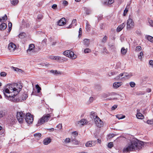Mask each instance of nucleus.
I'll use <instances>...</instances> for the list:
<instances>
[{"instance_id":"41","label":"nucleus","mask_w":153,"mask_h":153,"mask_svg":"<svg viewBox=\"0 0 153 153\" xmlns=\"http://www.w3.org/2000/svg\"><path fill=\"white\" fill-rule=\"evenodd\" d=\"M85 11L86 13L87 14H90V13L91 12V10L89 9L88 8H85Z\"/></svg>"},{"instance_id":"8","label":"nucleus","mask_w":153,"mask_h":153,"mask_svg":"<svg viewBox=\"0 0 153 153\" xmlns=\"http://www.w3.org/2000/svg\"><path fill=\"white\" fill-rule=\"evenodd\" d=\"M94 120L96 126L99 128H101L103 126V122L98 117L96 116Z\"/></svg>"},{"instance_id":"55","label":"nucleus","mask_w":153,"mask_h":153,"mask_svg":"<svg viewBox=\"0 0 153 153\" xmlns=\"http://www.w3.org/2000/svg\"><path fill=\"white\" fill-rule=\"evenodd\" d=\"M94 100V98L93 97H90L89 100V103L92 102Z\"/></svg>"},{"instance_id":"46","label":"nucleus","mask_w":153,"mask_h":153,"mask_svg":"<svg viewBox=\"0 0 153 153\" xmlns=\"http://www.w3.org/2000/svg\"><path fill=\"white\" fill-rule=\"evenodd\" d=\"M149 22L150 26L153 27V21L151 20H149Z\"/></svg>"},{"instance_id":"28","label":"nucleus","mask_w":153,"mask_h":153,"mask_svg":"<svg viewBox=\"0 0 153 153\" xmlns=\"http://www.w3.org/2000/svg\"><path fill=\"white\" fill-rule=\"evenodd\" d=\"M86 29L87 31H89L91 28V26L88 23V22L87 21H86Z\"/></svg>"},{"instance_id":"49","label":"nucleus","mask_w":153,"mask_h":153,"mask_svg":"<svg viewBox=\"0 0 153 153\" xmlns=\"http://www.w3.org/2000/svg\"><path fill=\"white\" fill-rule=\"evenodd\" d=\"M62 4L65 6H66L68 5V3L66 1L64 0L62 1Z\"/></svg>"},{"instance_id":"12","label":"nucleus","mask_w":153,"mask_h":153,"mask_svg":"<svg viewBox=\"0 0 153 153\" xmlns=\"http://www.w3.org/2000/svg\"><path fill=\"white\" fill-rule=\"evenodd\" d=\"M96 141H89L87 142L85 144V146L87 147H91L94 146L96 145Z\"/></svg>"},{"instance_id":"1","label":"nucleus","mask_w":153,"mask_h":153,"mask_svg":"<svg viewBox=\"0 0 153 153\" xmlns=\"http://www.w3.org/2000/svg\"><path fill=\"white\" fill-rule=\"evenodd\" d=\"M22 86L21 83H13L7 85L3 88V93L5 97L8 100L13 102H22L25 100L28 97L26 92L21 94L18 99L15 98L22 89Z\"/></svg>"},{"instance_id":"39","label":"nucleus","mask_w":153,"mask_h":153,"mask_svg":"<svg viewBox=\"0 0 153 153\" xmlns=\"http://www.w3.org/2000/svg\"><path fill=\"white\" fill-rule=\"evenodd\" d=\"M146 123L152 125L153 124V120H148L146 121Z\"/></svg>"},{"instance_id":"35","label":"nucleus","mask_w":153,"mask_h":153,"mask_svg":"<svg viewBox=\"0 0 153 153\" xmlns=\"http://www.w3.org/2000/svg\"><path fill=\"white\" fill-rule=\"evenodd\" d=\"M129 84L130 86L132 88L134 87L136 85L135 83L134 82H130L129 83Z\"/></svg>"},{"instance_id":"63","label":"nucleus","mask_w":153,"mask_h":153,"mask_svg":"<svg viewBox=\"0 0 153 153\" xmlns=\"http://www.w3.org/2000/svg\"><path fill=\"white\" fill-rule=\"evenodd\" d=\"M97 141L98 143H100L101 142V140L99 139H97Z\"/></svg>"},{"instance_id":"60","label":"nucleus","mask_w":153,"mask_h":153,"mask_svg":"<svg viewBox=\"0 0 153 153\" xmlns=\"http://www.w3.org/2000/svg\"><path fill=\"white\" fill-rule=\"evenodd\" d=\"M73 143H74L75 144L77 145L78 144V142L77 141L75 140H73L72 141Z\"/></svg>"},{"instance_id":"17","label":"nucleus","mask_w":153,"mask_h":153,"mask_svg":"<svg viewBox=\"0 0 153 153\" xmlns=\"http://www.w3.org/2000/svg\"><path fill=\"white\" fill-rule=\"evenodd\" d=\"M139 111L138 110H137V113L136 117L138 119H143L144 118V117L141 113L139 112Z\"/></svg>"},{"instance_id":"50","label":"nucleus","mask_w":153,"mask_h":153,"mask_svg":"<svg viewBox=\"0 0 153 153\" xmlns=\"http://www.w3.org/2000/svg\"><path fill=\"white\" fill-rule=\"evenodd\" d=\"M14 70L16 71H19V72H21L22 70L21 69H19L18 68L13 67Z\"/></svg>"},{"instance_id":"34","label":"nucleus","mask_w":153,"mask_h":153,"mask_svg":"<svg viewBox=\"0 0 153 153\" xmlns=\"http://www.w3.org/2000/svg\"><path fill=\"white\" fill-rule=\"evenodd\" d=\"M108 39V37L106 36H105L102 39V43H105L106 42Z\"/></svg>"},{"instance_id":"45","label":"nucleus","mask_w":153,"mask_h":153,"mask_svg":"<svg viewBox=\"0 0 153 153\" xmlns=\"http://www.w3.org/2000/svg\"><path fill=\"white\" fill-rule=\"evenodd\" d=\"M56 127L58 128L59 130H61L62 128V125L61 124H59Z\"/></svg>"},{"instance_id":"29","label":"nucleus","mask_w":153,"mask_h":153,"mask_svg":"<svg viewBox=\"0 0 153 153\" xmlns=\"http://www.w3.org/2000/svg\"><path fill=\"white\" fill-rule=\"evenodd\" d=\"M110 95L109 93H104L102 94L101 95L102 97L104 98H107Z\"/></svg>"},{"instance_id":"9","label":"nucleus","mask_w":153,"mask_h":153,"mask_svg":"<svg viewBox=\"0 0 153 153\" xmlns=\"http://www.w3.org/2000/svg\"><path fill=\"white\" fill-rule=\"evenodd\" d=\"M134 26V23L130 16H129L127 23V28L128 30H130L133 28Z\"/></svg>"},{"instance_id":"61","label":"nucleus","mask_w":153,"mask_h":153,"mask_svg":"<svg viewBox=\"0 0 153 153\" xmlns=\"http://www.w3.org/2000/svg\"><path fill=\"white\" fill-rule=\"evenodd\" d=\"M104 24H101L100 25V28L101 29H102L103 28Z\"/></svg>"},{"instance_id":"58","label":"nucleus","mask_w":153,"mask_h":153,"mask_svg":"<svg viewBox=\"0 0 153 153\" xmlns=\"http://www.w3.org/2000/svg\"><path fill=\"white\" fill-rule=\"evenodd\" d=\"M57 7V5L53 4L52 6V8L53 9H56Z\"/></svg>"},{"instance_id":"3","label":"nucleus","mask_w":153,"mask_h":153,"mask_svg":"<svg viewBox=\"0 0 153 153\" xmlns=\"http://www.w3.org/2000/svg\"><path fill=\"white\" fill-rule=\"evenodd\" d=\"M51 117V115L50 114H44L39 119L36 125L39 126L48 122L50 120Z\"/></svg>"},{"instance_id":"42","label":"nucleus","mask_w":153,"mask_h":153,"mask_svg":"<svg viewBox=\"0 0 153 153\" xmlns=\"http://www.w3.org/2000/svg\"><path fill=\"white\" fill-rule=\"evenodd\" d=\"M12 27V24L10 22L8 24V27H9V30L8 31L10 32L11 29V27Z\"/></svg>"},{"instance_id":"47","label":"nucleus","mask_w":153,"mask_h":153,"mask_svg":"<svg viewBox=\"0 0 153 153\" xmlns=\"http://www.w3.org/2000/svg\"><path fill=\"white\" fill-rule=\"evenodd\" d=\"M128 9L127 8H126L124 11L123 15L124 16H125L126 15L128 12Z\"/></svg>"},{"instance_id":"54","label":"nucleus","mask_w":153,"mask_h":153,"mask_svg":"<svg viewBox=\"0 0 153 153\" xmlns=\"http://www.w3.org/2000/svg\"><path fill=\"white\" fill-rule=\"evenodd\" d=\"M0 75L1 76L4 77L6 76V74L5 72H3L1 73Z\"/></svg>"},{"instance_id":"43","label":"nucleus","mask_w":153,"mask_h":153,"mask_svg":"<svg viewBox=\"0 0 153 153\" xmlns=\"http://www.w3.org/2000/svg\"><path fill=\"white\" fill-rule=\"evenodd\" d=\"M51 72L55 74H57L59 73V71H57V70H51Z\"/></svg>"},{"instance_id":"38","label":"nucleus","mask_w":153,"mask_h":153,"mask_svg":"<svg viewBox=\"0 0 153 153\" xmlns=\"http://www.w3.org/2000/svg\"><path fill=\"white\" fill-rule=\"evenodd\" d=\"M64 142L65 143H68L70 142V139L69 138H66L64 140Z\"/></svg>"},{"instance_id":"14","label":"nucleus","mask_w":153,"mask_h":153,"mask_svg":"<svg viewBox=\"0 0 153 153\" xmlns=\"http://www.w3.org/2000/svg\"><path fill=\"white\" fill-rule=\"evenodd\" d=\"M126 24L124 23H123L122 24L118 26L117 29V31L118 32L121 31L125 27Z\"/></svg>"},{"instance_id":"51","label":"nucleus","mask_w":153,"mask_h":153,"mask_svg":"<svg viewBox=\"0 0 153 153\" xmlns=\"http://www.w3.org/2000/svg\"><path fill=\"white\" fill-rule=\"evenodd\" d=\"M117 99V98L115 97H110L109 98H107L106 99L107 100H116Z\"/></svg>"},{"instance_id":"27","label":"nucleus","mask_w":153,"mask_h":153,"mask_svg":"<svg viewBox=\"0 0 153 153\" xmlns=\"http://www.w3.org/2000/svg\"><path fill=\"white\" fill-rule=\"evenodd\" d=\"M7 19V16L5 15L3 17L0 18V22H4L6 21Z\"/></svg>"},{"instance_id":"36","label":"nucleus","mask_w":153,"mask_h":153,"mask_svg":"<svg viewBox=\"0 0 153 153\" xmlns=\"http://www.w3.org/2000/svg\"><path fill=\"white\" fill-rule=\"evenodd\" d=\"M91 50L89 48H87L85 49L84 50V52L85 53H88L91 52Z\"/></svg>"},{"instance_id":"24","label":"nucleus","mask_w":153,"mask_h":153,"mask_svg":"<svg viewBox=\"0 0 153 153\" xmlns=\"http://www.w3.org/2000/svg\"><path fill=\"white\" fill-rule=\"evenodd\" d=\"M26 36V34L24 32L21 33L19 35V37L22 39L24 38Z\"/></svg>"},{"instance_id":"2","label":"nucleus","mask_w":153,"mask_h":153,"mask_svg":"<svg viewBox=\"0 0 153 153\" xmlns=\"http://www.w3.org/2000/svg\"><path fill=\"white\" fill-rule=\"evenodd\" d=\"M144 144L143 142L135 139L132 141L123 149V151L128 152L131 151L138 150L142 148Z\"/></svg>"},{"instance_id":"11","label":"nucleus","mask_w":153,"mask_h":153,"mask_svg":"<svg viewBox=\"0 0 153 153\" xmlns=\"http://www.w3.org/2000/svg\"><path fill=\"white\" fill-rule=\"evenodd\" d=\"M35 46L33 44H31L29 45V48L27 50V53L31 54L33 53L34 51Z\"/></svg>"},{"instance_id":"15","label":"nucleus","mask_w":153,"mask_h":153,"mask_svg":"<svg viewBox=\"0 0 153 153\" xmlns=\"http://www.w3.org/2000/svg\"><path fill=\"white\" fill-rule=\"evenodd\" d=\"M66 23V19L65 18H62L58 22V25L59 26L64 25Z\"/></svg>"},{"instance_id":"33","label":"nucleus","mask_w":153,"mask_h":153,"mask_svg":"<svg viewBox=\"0 0 153 153\" xmlns=\"http://www.w3.org/2000/svg\"><path fill=\"white\" fill-rule=\"evenodd\" d=\"M147 38L149 41L151 42H153V37L150 36H148Z\"/></svg>"},{"instance_id":"31","label":"nucleus","mask_w":153,"mask_h":153,"mask_svg":"<svg viewBox=\"0 0 153 153\" xmlns=\"http://www.w3.org/2000/svg\"><path fill=\"white\" fill-rule=\"evenodd\" d=\"M36 88L37 90V92L39 93L40 92V91L41 90V88L40 87H39V85L37 84L36 85Z\"/></svg>"},{"instance_id":"53","label":"nucleus","mask_w":153,"mask_h":153,"mask_svg":"<svg viewBox=\"0 0 153 153\" xmlns=\"http://www.w3.org/2000/svg\"><path fill=\"white\" fill-rule=\"evenodd\" d=\"M141 49V47L140 46H138L136 47V50L137 51H139Z\"/></svg>"},{"instance_id":"30","label":"nucleus","mask_w":153,"mask_h":153,"mask_svg":"<svg viewBox=\"0 0 153 153\" xmlns=\"http://www.w3.org/2000/svg\"><path fill=\"white\" fill-rule=\"evenodd\" d=\"M121 53L123 55L125 54L127 52V50L124 47L122 48L121 49Z\"/></svg>"},{"instance_id":"64","label":"nucleus","mask_w":153,"mask_h":153,"mask_svg":"<svg viewBox=\"0 0 153 153\" xmlns=\"http://www.w3.org/2000/svg\"><path fill=\"white\" fill-rule=\"evenodd\" d=\"M151 90L149 88L147 89V91L148 92H150L151 91Z\"/></svg>"},{"instance_id":"32","label":"nucleus","mask_w":153,"mask_h":153,"mask_svg":"<svg viewBox=\"0 0 153 153\" xmlns=\"http://www.w3.org/2000/svg\"><path fill=\"white\" fill-rule=\"evenodd\" d=\"M116 116L119 119H122L125 117V116H123L122 115H117Z\"/></svg>"},{"instance_id":"19","label":"nucleus","mask_w":153,"mask_h":153,"mask_svg":"<svg viewBox=\"0 0 153 153\" xmlns=\"http://www.w3.org/2000/svg\"><path fill=\"white\" fill-rule=\"evenodd\" d=\"M7 27V25L3 23L0 25V30H5Z\"/></svg>"},{"instance_id":"57","label":"nucleus","mask_w":153,"mask_h":153,"mask_svg":"<svg viewBox=\"0 0 153 153\" xmlns=\"http://www.w3.org/2000/svg\"><path fill=\"white\" fill-rule=\"evenodd\" d=\"M82 33V29L81 28H80L79 29V37L81 35Z\"/></svg>"},{"instance_id":"23","label":"nucleus","mask_w":153,"mask_h":153,"mask_svg":"<svg viewBox=\"0 0 153 153\" xmlns=\"http://www.w3.org/2000/svg\"><path fill=\"white\" fill-rule=\"evenodd\" d=\"M76 19H74L73 20L71 24L69 26L67 27L68 28H70L71 27L72 25H74V26H76Z\"/></svg>"},{"instance_id":"4","label":"nucleus","mask_w":153,"mask_h":153,"mask_svg":"<svg viewBox=\"0 0 153 153\" xmlns=\"http://www.w3.org/2000/svg\"><path fill=\"white\" fill-rule=\"evenodd\" d=\"M25 114L22 112H19L17 113V118L19 123H22L24 120L25 117Z\"/></svg>"},{"instance_id":"10","label":"nucleus","mask_w":153,"mask_h":153,"mask_svg":"<svg viewBox=\"0 0 153 153\" xmlns=\"http://www.w3.org/2000/svg\"><path fill=\"white\" fill-rule=\"evenodd\" d=\"M16 49V45L12 42H10L8 46V49L10 52H14Z\"/></svg>"},{"instance_id":"20","label":"nucleus","mask_w":153,"mask_h":153,"mask_svg":"<svg viewBox=\"0 0 153 153\" xmlns=\"http://www.w3.org/2000/svg\"><path fill=\"white\" fill-rule=\"evenodd\" d=\"M90 44L89 40L88 39H85L83 40V44L86 46V47H88Z\"/></svg>"},{"instance_id":"37","label":"nucleus","mask_w":153,"mask_h":153,"mask_svg":"<svg viewBox=\"0 0 153 153\" xmlns=\"http://www.w3.org/2000/svg\"><path fill=\"white\" fill-rule=\"evenodd\" d=\"M149 63L150 66L153 68V60H149Z\"/></svg>"},{"instance_id":"6","label":"nucleus","mask_w":153,"mask_h":153,"mask_svg":"<svg viewBox=\"0 0 153 153\" xmlns=\"http://www.w3.org/2000/svg\"><path fill=\"white\" fill-rule=\"evenodd\" d=\"M133 75V73H124L120 74L119 75L116 77L117 79H121L123 78H127L128 79L130 78Z\"/></svg>"},{"instance_id":"16","label":"nucleus","mask_w":153,"mask_h":153,"mask_svg":"<svg viewBox=\"0 0 153 153\" xmlns=\"http://www.w3.org/2000/svg\"><path fill=\"white\" fill-rule=\"evenodd\" d=\"M122 84L120 82H115L113 84V87L114 88H117L120 87Z\"/></svg>"},{"instance_id":"48","label":"nucleus","mask_w":153,"mask_h":153,"mask_svg":"<svg viewBox=\"0 0 153 153\" xmlns=\"http://www.w3.org/2000/svg\"><path fill=\"white\" fill-rule=\"evenodd\" d=\"M4 115V113L2 111H0V118L2 117Z\"/></svg>"},{"instance_id":"22","label":"nucleus","mask_w":153,"mask_h":153,"mask_svg":"<svg viewBox=\"0 0 153 153\" xmlns=\"http://www.w3.org/2000/svg\"><path fill=\"white\" fill-rule=\"evenodd\" d=\"M11 4L13 6L17 5L19 3L18 0H10Z\"/></svg>"},{"instance_id":"62","label":"nucleus","mask_w":153,"mask_h":153,"mask_svg":"<svg viewBox=\"0 0 153 153\" xmlns=\"http://www.w3.org/2000/svg\"><path fill=\"white\" fill-rule=\"evenodd\" d=\"M54 56H50V57H49V58L51 59H53V60H54Z\"/></svg>"},{"instance_id":"21","label":"nucleus","mask_w":153,"mask_h":153,"mask_svg":"<svg viewBox=\"0 0 153 153\" xmlns=\"http://www.w3.org/2000/svg\"><path fill=\"white\" fill-rule=\"evenodd\" d=\"M34 136L36 139L39 140L41 138L42 135L41 134L38 133L34 134Z\"/></svg>"},{"instance_id":"25","label":"nucleus","mask_w":153,"mask_h":153,"mask_svg":"<svg viewBox=\"0 0 153 153\" xmlns=\"http://www.w3.org/2000/svg\"><path fill=\"white\" fill-rule=\"evenodd\" d=\"M114 2V0H108V1H105L104 3V4L106 5H109L112 3Z\"/></svg>"},{"instance_id":"13","label":"nucleus","mask_w":153,"mask_h":153,"mask_svg":"<svg viewBox=\"0 0 153 153\" xmlns=\"http://www.w3.org/2000/svg\"><path fill=\"white\" fill-rule=\"evenodd\" d=\"M88 123L87 120L85 119H82L81 120L77 122V125L79 126H83L86 125Z\"/></svg>"},{"instance_id":"5","label":"nucleus","mask_w":153,"mask_h":153,"mask_svg":"<svg viewBox=\"0 0 153 153\" xmlns=\"http://www.w3.org/2000/svg\"><path fill=\"white\" fill-rule=\"evenodd\" d=\"M63 54L64 55L72 59H74L77 57L76 55L73 52L70 51H66L63 53Z\"/></svg>"},{"instance_id":"18","label":"nucleus","mask_w":153,"mask_h":153,"mask_svg":"<svg viewBox=\"0 0 153 153\" xmlns=\"http://www.w3.org/2000/svg\"><path fill=\"white\" fill-rule=\"evenodd\" d=\"M51 142V139L49 138L45 139L43 140V143L44 145H47L49 144Z\"/></svg>"},{"instance_id":"52","label":"nucleus","mask_w":153,"mask_h":153,"mask_svg":"<svg viewBox=\"0 0 153 153\" xmlns=\"http://www.w3.org/2000/svg\"><path fill=\"white\" fill-rule=\"evenodd\" d=\"M115 72H110L108 73V75L109 76H111L115 75Z\"/></svg>"},{"instance_id":"7","label":"nucleus","mask_w":153,"mask_h":153,"mask_svg":"<svg viewBox=\"0 0 153 153\" xmlns=\"http://www.w3.org/2000/svg\"><path fill=\"white\" fill-rule=\"evenodd\" d=\"M25 117V120L26 122L29 124L32 123L33 120V116L30 113H27L26 114Z\"/></svg>"},{"instance_id":"56","label":"nucleus","mask_w":153,"mask_h":153,"mask_svg":"<svg viewBox=\"0 0 153 153\" xmlns=\"http://www.w3.org/2000/svg\"><path fill=\"white\" fill-rule=\"evenodd\" d=\"M117 105H114L112 107L111 110H114L116 108H117Z\"/></svg>"},{"instance_id":"44","label":"nucleus","mask_w":153,"mask_h":153,"mask_svg":"<svg viewBox=\"0 0 153 153\" xmlns=\"http://www.w3.org/2000/svg\"><path fill=\"white\" fill-rule=\"evenodd\" d=\"M54 60L56 61L59 60L61 59V57L59 56H54Z\"/></svg>"},{"instance_id":"59","label":"nucleus","mask_w":153,"mask_h":153,"mask_svg":"<svg viewBox=\"0 0 153 153\" xmlns=\"http://www.w3.org/2000/svg\"><path fill=\"white\" fill-rule=\"evenodd\" d=\"M143 53L142 52H140V55H138V58H140V56H143Z\"/></svg>"},{"instance_id":"26","label":"nucleus","mask_w":153,"mask_h":153,"mask_svg":"<svg viewBox=\"0 0 153 153\" xmlns=\"http://www.w3.org/2000/svg\"><path fill=\"white\" fill-rule=\"evenodd\" d=\"M96 116L98 117L95 114L94 112L92 111L91 112L90 114V117L91 118H92L94 120L95 118L96 117Z\"/></svg>"},{"instance_id":"40","label":"nucleus","mask_w":153,"mask_h":153,"mask_svg":"<svg viewBox=\"0 0 153 153\" xmlns=\"http://www.w3.org/2000/svg\"><path fill=\"white\" fill-rule=\"evenodd\" d=\"M108 146L110 148H111L113 146V144L112 142L109 143L108 145Z\"/></svg>"}]
</instances>
